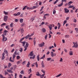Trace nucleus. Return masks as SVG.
Wrapping results in <instances>:
<instances>
[{"mask_svg": "<svg viewBox=\"0 0 78 78\" xmlns=\"http://www.w3.org/2000/svg\"><path fill=\"white\" fill-rule=\"evenodd\" d=\"M16 57V56L15 55L13 54L12 55V60H11L12 59V57H10L9 58V61L11 62H14V58Z\"/></svg>", "mask_w": 78, "mask_h": 78, "instance_id": "obj_1", "label": "nucleus"}, {"mask_svg": "<svg viewBox=\"0 0 78 78\" xmlns=\"http://www.w3.org/2000/svg\"><path fill=\"white\" fill-rule=\"evenodd\" d=\"M73 44H74V46H73V48H77L78 47V45L77 44V42H76V43H75L74 42H73Z\"/></svg>", "mask_w": 78, "mask_h": 78, "instance_id": "obj_2", "label": "nucleus"}, {"mask_svg": "<svg viewBox=\"0 0 78 78\" xmlns=\"http://www.w3.org/2000/svg\"><path fill=\"white\" fill-rule=\"evenodd\" d=\"M66 2V0H62V3L61 4L58 5V6L59 7H60L62 6L63 5V2Z\"/></svg>", "mask_w": 78, "mask_h": 78, "instance_id": "obj_3", "label": "nucleus"}, {"mask_svg": "<svg viewBox=\"0 0 78 78\" xmlns=\"http://www.w3.org/2000/svg\"><path fill=\"white\" fill-rule=\"evenodd\" d=\"M29 44L27 42H26V44L25 46H24V48L25 49L24 50V51H25L27 49V48L29 46Z\"/></svg>", "mask_w": 78, "mask_h": 78, "instance_id": "obj_4", "label": "nucleus"}, {"mask_svg": "<svg viewBox=\"0 0 78 78\" xmlns=\"http://www.w3.org/2000/svg\"><path fill=\"white\" fill-rule=\"evenodd\" d=\"M44 42H43L41 44H39V46L40 47H42L44 45Z\"/></svg>", "mask_w": 78, "mask_h": 78, "instance_id": "obj_5", "label": "nucleus"}, {"mask_svg": "<svg viewBox=\"0 0 78 78\" xmlns=\"http://www.w3.org/2000/svg\"><path fill=\"white\" fill-rule=\"evenodd\" d=\"M8 16H5L4 17V20L6 22L7 20V18H8Z\"/></svg>", "mask_w": 78, "mask_h": 78, "instance_id": "obj_6", "label": "nucleus"}, {"mask_svg": "<svg viewBox=\"0 0 78 78\" xmlns=\"http://www.w3.org/2000/svg\"><path fill=\"white\" fill-rule=\"evenodd\" d=\"M64 10H65V12L66 13H68L69 12V10H68V9H67L65 8L64 9Z\"/></svg>", "mask_w": 78, "mask_h": 78, "instance_id": "obj_7", "label": "nucleus"}, {"mask_svg": "<svg viewBox=\"0 0 78 78\" xmlns=\"http://www.w3.org/2000/svg\"><path fill=\"white\" fill-rule=\"evenodd\" d=\"M17 50H16V51H15L14 54L17 55H20L19 53V52H17Z\"/></svg>", "mask_w": 78, "mask_h": 78, "instance_id": "obj_8", "label": "nucleus"}, {"mask_svg": "<svg viewBox=\"0 0 78 78\" xmlns=\"http://www.w3.org/2000/svg\"><path fill=\"white\" fill-rule=\"evenodd\" d=\"M48 28H49V29H50V30H51L52 28V25L50 24L49 25V26H48Z\"/></svg>", "mask_w": 78, "mask_h": 78, "instance_id": "obj_9", "label": "nucleus"}, {"mask_svg": "<svg viewBox=\"0 0 78 78\" xmlns=\"http://www.w3.org/2000/svg\"><path fill=\"white\" fill-rule=\"evenodd\" d=\"M5 54L4 53H3L2 55V60H4L5 58Z\"/></svg>", "mask_w": 78, "mask_h": 78, "instance_id": "obj_10", "label": "nucleus"}, {"mask_svg": "<svg viewBox=\"0 0 78 78\" xmlns=\"http://www.w3.org/2000/svg\"><path fill=\"white\" fill-rule=\"evenodd\" d=\"M41 31L43 33H45L46 32V30L45 28H43L41 29Z\"/></svg>", "mask_w": 78, "mask_h": 78, "instance_id": "obj_11", "label": "nucleus"}, {"mask_svg": "<svg viewBox=\"0 0 78 78\" xmlns=\"http://www.w3.org/2000/svg\"><path fill=\"white\" fill-rule=\"evenodd\" d=\"M20 12H18L17 14H14L13 15L14 16H18L20 15Z\"/></svg>", "mask_w": 78, "mask_h": 78, "instance_id": "obj_12", "label": "nucleus"}, {"mask_svg": "<svg viewBox=\"0 0 78 78\" xmlns=\"http://www.w3.org/2000/svg\"><path fill=\"white\" fill-rule=\"evenodd\" d=\"M36 75L38 76H42L38 72L36 73Z\"/></svg>", "mask_w": 78, "mask_h": 78, "instance_id": "obj_13", "label": "nucleus"}, {"mask_svg": "<svg viewBox=\"0 0 78 78\" xmlns=\"http://www.w3.org/2000/svg\"><path fill=\"white\" fill-rule=\"evenodd\" d=\"M22 62V60L21 59L20 60V61H18V62H17V65H19V63H21Z\"/></svg>", "mask_w": 78, "mask_h": 78, "instance_id": "obj_14", "label": "nucleus"}, {"mask_svg": "<svg viewBox=\"0 0 78 78\" xmlns=\"http://www.w3.org/2000/svg\"><path fill=\"white\" fill-rule=\"evenodd\" d=\"M6 33H5V32H4L3 33V34H2V36L3 37V40H4V37H5L4 36L5 35H6Z\"/></svg>", "mask_w": 78, "mask_h": 78, "instance_id": "obj_15", "label": "nucleus"}, {"mask_svg": "<svg viewBox=\"0 0 78 78\" xmlns=\"http://www.w3.org/2000/svg\"><path fill=\"white\" fill-rule=\"evenodd\" d=\"M30 56H33L34 55V53L33 51H31L30 53V54H29Z\"/></svg>", "mask_w": 78, "mask_h": 78, "instance_id": "obj_16", "label": "nucleus"}, {"mask_svg": "<svg viewBox=\"0 0 78 78\" xmlns=\"http://www.w3.org/2000/svg\"><path fill=\"white\" fill-rule=\"evenodd\" d=\"M26 42L25 41H23V42H21V43H22L23 44V47H24L25 44V43Z\"/></svg>", "mask_w": 78, "mask_h": 78, "instance_id": "obj_17", "label": "nucleus"}, {"mask_svg": "<svg viewBox=\"0 0 78 78\" xmlns=\"http://www.w3.org/2000/svg\"><path fill=\"white\" fill-rule=\"evenodd\" d=\"M41 65L42 66V67L43 68H44L45 67V66L44 65V63H43V61H42V63H41Z\"/></svg>", "mask_w": 78, "mask_h": 78, "instance_id": "obj_18", "label": "nucleus"}, {"mask_svg": "<svg viewBox=\"0 0 78 78\" xmlns=\"http://www.w3.org/2000/svg\"><path fill=\"white\" fill-rule=\"evenodd\" d=\"M69 54L70 55H73V52L72 51H69Z\"/></svg>", "mask_w": 78, "mask_h": 78, "instance_id": "obj_19", "label": "nucleus"}, {"mask_svg": "<svg viewBox=\"0 0 78 78\" xmlns=\"http://www.w3.org/2000/svg\"><path fill=\"white\" fill-rule=\"evenodd\" d=\"M7 71L9 73H13V72L11 71V70H10V69H7Z\"/></svg>", "mask_w": 78, "mask_h": 78, "instance_id": "obj_20", "label": "nucleus"}, {"mask_svg": "<svg viewBox=\"0 0 78 78\" xmlns=\"http://www.w3.org/2000/svg\"><path fill=\"white\" fill-rule=\"evenodd\" d=\"M7 38H6V37H4V39L3 40V38H2V40L3 41H7Z\"/></svg>", "mask_w": 78, "mask_h": 78, "instance_id": "obj_21", "label": "nucleus"}, {"mask_svg": "<svg viewBox=\"0 0 78 78\" xmlns=\"http://www.w3.org/2000/svg\"><path fill=\"white\" fill-rule=\"evenodd\" d=\"M35 55H34V56L32 57H30V59H31L32 58L33 59H34V58H35Z\"/></svg>", "mask_w": 78, "mask_h": 78, "instance_id": "obj_22", "label": "nucleus"}, {"mask_svg": "<svg viewBox=\"0 0 78 78\" xmlns=\"http://www.w3.org/2000/svg\"><path fill=\"white\" fill-rule=\"evenodd\" d=\"M58 29H60V28L61 27V25H60V23H58Z\"/></svg>", "mask_w": 78, "mask_h": 78, "instance_id": "obj_23", "label": "nucleus"}, {"mask_svg": "<svg viewBox=\"0 0 78 78\" xmlns=\"http://www.w3.org/2000/svg\"><path fill=\"white\" fill-rule=\"evenodd\" d=\"M3 12L5 15H7L8 14V13H9L8 12H5V11H4Z\"/></svg>", "mask_w": 78, "mask_h": 78, "instance_id": "obj_24", "label": "nucleus"}, {"mask_svg": "<svg viewBox=\"0 0 78 78\" xmlns=\"http://www.w3.org/2000/svg\"><path fill=\"white\" fill-rule=\"evenodd\" d=\"M30 65V63L29 62H28V64L27 65V66L28 67H29V65Z\"/></svg>", "mask_w": 78, "mask_h": 78, "instance_id": "obj_25", "label": "nucleus"}, {"mask_svg": "<svg viewBox=\"0 0 78 78\" xmlns=\"http://www.w3.org/2000/svg\"><path fill=\"white\" fill-rule=\"evenodd\" d=\"M27 6H25L23 9V10H25L26 9H27Z\"/></svg>", "mask_w": 78, "mask_h": 78, "instance_id": "obj_26", "label": "nucleus"}, {"mask_svg": "<svg viewBox=\"0 0 78 78\" xmlns=\"http://www.w3.org/2000/svg\"><path fill=\"white\" fill-rule=\"evenodd\" d=\"M51 55L52 57H53L54 56V53L53 52H51Z\"/></svg>", "mask_w": 78, "mask_h": 78, "instance_id": "obj_27", "label": "nucleus"}, {"mask_svg": "<svg viewBox=\"0 0 78 78\" xmlns=\"http://www.w3.org/2000/svg\"><path fill=\"white\" fill-rule=\"evenodd\" d=\"M67 23V20H65V21L64 22H63V26H64V25L66 23Z\"/></svg>", "mask_w": 78, "mask_h": 78, "instance_id": "obj_28", "label": "nucleus"}, {"mask_svg": "<svg viewBox=\"0 0 78 78\" xmlns=\"http://www.w3.org/2000/svg\"><path fill=\"white\" fill-rule=\"evenodd\" d=\"M20 22L21 23H22L23 22V19H21L20 20Z\"/></svg>", "mask_w": 78, "mask_h": 78, "instance_id": "obj_29", "label": "nucleus"}, {"mask_svg": "<svg viewBox=\"0 0 78 78\" xmlns=\"http://www.w3.org/2000/svg\"><path fill=\"white\" fill-rule=\"evenodd\" d=\"M11 64L10 63H9L8 66V67L9 68L11 66Z\"/></svg>", "mask_w": 78, "mask_h": 78, "instance_id": "obj_30", "label": "nucleus"}, {"mask_svg": "<svg viewBox=\"0 0 78 78\" xmlns=\"http://www.w3.org/2000/svg\"><path fill=\"white\" fill-rule=\"evenodd\" d=\"M34 64L35 65H36V67H38V64H37V62H36V63H34Z\"/></svg>", "mask_w": 78, "mask_h": 78, "instance_id": "obj_31", "label": "nucleus"}, {"mask_svg": "<svg viewBox=\"0 0 78 78\" xmlns=\"http://www.w3.org/2000/svg\"><path fill=\"white\" fill-rule=\"evenodd\" d=\"M13 23H12L10 25V26L11 27H13Z\"/></svg>", "mask_w": 78, "mask_h": 78, "instance_id": "obj_32", "label": "nucleus"}, {"mask_svg": "<svg viewBox=\"0 0 78 78\" xmlns=\"http://www.w3.org/2000/svg\"><path fill=\"white\" fill-rule=\"evenodd\" d=\"M25 38V37H24L22 38L20 40V42L22 41H23V40Z\"/></svg>", "mask_w": 78, "mask_h": 78, "instance_id": "obj_33", "label": "nucleus"}, {"mask_svg": "<svg viewBox=\"0 0 78 78\" xmlns=\"http://www.w3.org/2000/svg\"><path fill=\"white\" fill-rule=\"evenodd\" d=\"M37 60L38 61H39V59H40V58H39V55L37 56Z\"/></svg>", "mask_w": 78, "mask_h": 78, "instance_id": "obj_34", "label": "nucleus"}, {"mask_svg": "<svg viewBox=\"0 0 78 78\" xmlns=\"http://www.w3.org/2000/svg\"><path fill=\"white\" fill-rule=\"evenodd\" d=\"M27 10L32 9V8L31 7H27Z\"/></svg>", "mask_w": 78, "mask_h": 78, "instance_id": "obj_35", "label": "nucleus"}, {"mask_svg": "<svg viewBox=\"0 0 78 78\" xmlns=\"http://www.w3.org/2000/svg\"><path fill=\"white\" fill-rule=\"evenodd\" d=\"M9 26H6L5 28L6 29H7L8 30H9Z\"/></svg>", "mask_w": 78, "mask_h": 78, "instance_id": "obj_36", "label": "nucleus"}, {"mask_svg": "<svg viewBox=\"0 0 78 78\" xmlns=\"http://www.w3.org/2000/svg\"><path fill=\"white\" fill-rule=\"evenodd\" d=\"M48 36V34H47L45 36L44 38L45 40L47 39V37Z\"/></svg>", "mask_w": 78, "mask_h": 78, "instance_id": "obj_37", "label": "nucleus"}, {"mask_svg": "<svg viewBox=\"0 0 78 78\" xmlns=\"http://www.w3.org/2000/svg\"><path fill=\"white\" fill-rule=\"evenodd\" d=\"M58 1L59 0H56V1L54 2V4H55L56 3L58 2Z\"/></svg>", "mask_w": 78, "mask_h": 78, "instance_id": "obj_38", "label": "nucleus"}, {"mask_svg": "<svg viewBox=\"0 0 78 78\" xmlns=\"http://www.w3.org/2000/svg\"><path fill=\"white\" fill-rule=\"evenodd\" d=\"M20 73L21 74H24V71L23 70H22Z\"/></svg>", "mask_w": 78, "mask_h": 78, "instance_id": "obj_39", "label": "nucleus"}, {"mask_svg": "<svg viewBox=\"0 0 78 78\" xmlns=\"http://www.w3.org/2000/svg\"><path fill=\"white\" fill-rule=\"evenodd\" d=\"M21 33H23L24 32V30L23 29H22L20 30Z\"/></svg>", "mask_w": 78, "mask_h": 78, "instance_id": "obj_40", "label": "nucleus"}, {"mask_svg": "<svg viewBox=\"0 0 78 78\" xmlns=\"http://www.w3.org/2000/svg\"><path fill=\"white\" fill-rule=\"evenodd\" d=\"M62 75V74H60L58 75H57L56 76V77H59L60 76H61V75Z\"/></svg>", "mask_w": 78, "mask_h": 78, "instance_id": "obj_41", "label": "nucleus"}, {"mask_svg": "<svg viewBox=\"0 0 78 78\" xmlns=\"http://www.w3.org/2000/svg\"><path fill=\"white\" fill-rule=\"evenodd\" d=\"M45 55H44L43 56V57H42L40 59H43L45 58Z\"/></svg>", "mask_w": 78, "mask_h": 78, "instance_id": "obj_42", "label": "nucleus"}, {"mask_svg": "<svg viewBox=\"0 0 78 78\" xmlns=\"http://www.w3.org/2000/svg\"><path fill=\"white\" fill-rule=\"evenodd\" d=\"M36 41H35V40H34V46L35 45V44H36Z\"/></svg>", "mask_w": 78, "mask_h": 78, "instance_id": "obj_43", "label": "nucleus"}, {"mask_svg": "<svg viewBox=\"0 0 78 78\" xmlns=\"http://www.w3.org/2000/svg\"><path fill=\"white\" fill-rule=\"evenodd\" d=\"M75 30H76V31L77 33H78V28H75Z\"/></svg>", "mask_w": 78, "mask_h": 78, "instance_id": "obj_44", "label": "nucleus"}, {"mask_svg": "<svg viewBox=\"0 0 78 78\" xmlns=\"http://www.w3.org/2000/svg\"><path fill=\"white\" fill-rule=\"evenodd\" d=\"M41 71L42 72H43V73H44V74H45V71H44V70L42 69L41 70Z\"/></svg>", "mask_w": 78, "mask_h": 78, "instance_id": "obj_45", "label": "nucleus"}, {"mask_svg": "<svg viewBox=\"0 0 78 78\" xmlns=\"http://www.w3.org/2000/svg\"><path fill=\"white\" fill-rule=\"evenodd\" d=\"M6 24L5 23H3L1 25V27H3V26L5 25Z\"/></svg>", "mask_w": 78, "mask_h": 78, "instance_id": "obj_46", "label": "nucleus"}, {"mask_svg": "<svg viewBox=\"0 0 78 78\" xmlns=\"http://www.w3.org/2000/svg\"><path fill=\"white\" fill-rule=\"evenodd\" d=\"M74 7V6L73 5H71L70 6H69V8H72V7Z\"/></svg>", "mask_w": 78, "mask_h": 78, "instance_id": "obj_47", "label": "nucleus"}, {"mask_svg": "<svg viewBox=\"0 0 78 78\" xmlns=\"http://www.w3.org/2000/svg\"><path fill=\"white\" fill-rule=\"evenodd\" d=\"M51 59V58H47V60L49 61Z\"/></svg>", "mask_w": 78, "mask_h": 78, "instance_id": "obj_48", "label": "nucleus"}, {"mask_svg": "<svg viewBox=\"0 0 78 78\" xmlns=\"http://www.w3.org/2000/svg\"><path fill=\"white\" fill-rule=\"evenodd\" d=\"M0 77L1 78H3L4 77H3V76L2 75L0 74Z\"/></svg>", "mask_w": 78, "mask_h": 78, "instance_id": "obj_49", "label": "nucleus"}, {"mask_svg": "<svg viewBox=\"0 0 78 78\" xmlns=\"http://www.w3.org/2000/svg\"><path fill=\"white\" fill-rule=\"evenodd\" d=\"M26 63V61H24L22 63V64L24 65Z\"/></svg>", "mask_w": 78, "mask_h": 78, "instance_id": "obj_50", "label": "nucleus"}, {"mask_svg": "<svg viewBox=\"0 0 78 78\" xmlns=\"http://www.w3.org/2000/svg\"><path fill=\"white\" fill-rule=\"evenodd\" d=\"M16 58L17 59H19L20 58V56H16Z\"/></svg>", "mask_w": 78, "mask_h": 78, "instance_id": "obj_51", "label": "nucleus"}, {"mask_svg": "<svg viewBox=\"0 0 78 78\" xmlns=\"http://www.w3.org/2000/svg\"><path fill=\"white\" fill-rule=\"evenodd\" d=\"M20 51L21 52L23 51V48H20Z\"/></svg>", "mask_w": 78, "mask_h": 78, "instance_id": "obj_52", "label": "nucleus"}, {"mask_svg": "<svg viewBox=\"0 0 78 78\" xmlns=\"http://www.w3.org/2000/svg\"><path fill=\"white\" fill-rule=\"evenodd\" d=\"M5 75H6L7 74H8V73L6 72V71H5Z\"/></svg>", "mask_w": 78, "mask_h": 78, "instance_id": "obj_53", "label": "nucleus"}, {"mask_svg": "<svg viewBox=\"0 0 78 78\" xmlns=\"http://www.w3.org/2000/svg\"><path fill=\"white\" fill-rule=\"evenodd\" d=\"M49 14H45L44 15V16H49Z\"/></svg>", "mask_w": 78, "mask_h": 78, "instance_id": "obj_54", "label": "nucleus"}, {"mask_svg": "<svg viewBox=\"0 0 78 78\" xmlns=\"http://www.w3.org/2000/svg\"><path fill=\"white\" fill-rule=\"evenodd\" d=\"M39 5H41L42 4V2H39Z\"/></svg>", "mask_w": 78, "mask_h": 78, "instance_id": "obj_55", "label": "nucleus"}, {"mask_svg": "<svg viewBox=\"0 0 78 78\" xmlns=\"http://www.w3.org/2000/svg\"><path fill=\"white\" fill-rule=\"evenodd\" d=\"M56 13V11L55 10H54L53 11V14H55Z\"/></svg>", "mask_w": 78, "mask_h": 78, "instance_id": "obj_56", "label": "nucleus"}, {"mask_svg": "<svg viewBox=\"0 0 78 78\" xmlns=\"http://www.w3.org/2000/svg\"><path fill=\"white\" fill-rule=\"evenodd\" d=\"M19 77L20 78H22V75H20V76H19Z\"/></svg>", "mask_w": 78, "mask_h": 78, "instance_id": "obj_57", "label": "nucleus"}, {"mask_svg": "<svg viewBox=\"0 0 78 78\" xmlns=\"http://www.w3.org/2000/svg\"><path fill=\"white\" fill-rule=\"evenodd\" d=\"M46 19V17H45V16H44V19L43 20H44Z\"/></svg>", "mask_w": 78, "mask_h": 78, "instance_id": "obj_58", "label": "nucleus"}, {"mask_svg": "<svg viewBox=\"0 0 78 78\" xmlns=\"http://www.w3.org/2000/svg\"><path fill=\"white\" fill-rule=\"evenodd\" d=\"M69 17H68L66 18V20H68L69 19Z\"/></svg>", "mask_w": 78, "mask_h": 78, "instance_id": "obj_59", "label": "nucleus"}, {"mask_svg": "<svg viewBox=\"0 0 78 78\" xmlns=\"http://www.w3.org/2000/svg\"><path fill=\"white\" fill-rule=\"evenodd\" d=\"M73 3V2H72L71 1V2H69L68 3V4H71Z\"/></svg>", "mask_w": 78, "mask_h": 78, "instance_id": "obj_60", "label": "nucleus"}, {"mask_svg": "<svg viewBox=\"0 0 78 78\" xmlns=\"http://www.w3.org/2000/svg\"><path fill=\"white\" fill-rule=\"evenodd\" d=\"M69 36V35H66L65 36L66 37L68 38Z\"/></svg>", "mask_w": 78, "mask_h": 78, "instance_id": "obj_61", "label": "nucleus"}, {"mask_svg": "<svg viewBox=\"0 0 78 78\" xmlns=\"http://www.w3.org/2000/svg\"><path fill=\"white\" fill-rule=\"evenodd\" d=\"M15 22H18V20L17 19H16L15 20Z\"/></svg>", "mask_w": 78, "mask_h": 78, "instance_id": "obj_62", "label": "nucleus"}, {"mask_svg": "<svg viewBox=\"0 0 78 78\" xmlns=\"http://www.w3.org/2000/svg\"><path fill=\"white\" fill-rule=\"evenodd\" d=\"M32 74H30V75L29 76V78H30Z\"/></svg>", "mask_w": 78, "mask_h": 78, "instance_id": "obj_63", "label": "nucleus"}, {"mask_svg": "<svg viewBox=\"0 0 78 78\" xmlns=\"http://www.w3.org/2000/svg\"><path fill=\"white\" fill-rule=\"evenodd\" d=\"M50 53V52L49 51H48L47 53V55H48Z\"/></svg>", "mask_w": 78, "mask_h": 78, "instance_id": "obj_64", "label": "nucleus"}]
</instances>
